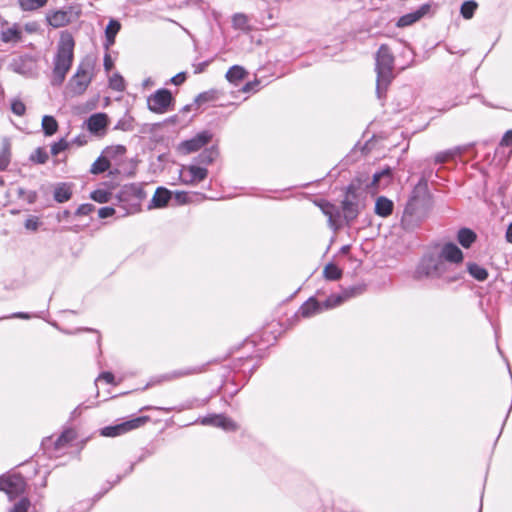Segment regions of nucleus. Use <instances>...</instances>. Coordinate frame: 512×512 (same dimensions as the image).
<instances>
[{
  "mask_svg": "<svg viewBox=\"0 0 512 512\" xmlns=\"http://www.w3.org/2000/svg\"><path fill=\"white\" fill-rule=\"evenodd\" d=\"M218 157V150L215 147L205 149L198 156V162L200 164L209 165Z\"/></svg>",
  "mask_w": 512,
  "mask_h": 512,
  "instance_id": "7c9ffc66",
  "label": "nucleus"
},
{
  "mask_svg": "<svg viewBox=\"0 0 512 512\" xmlns=\"http://www.w3.org/2000/svg\"><path fill=\"white\" fill-rule=\"evenodd\" d=\"M361 288L359 287H351L343 291L342 294H334L329 296L322 304L323 309H331L340 304H342L345 300L356 296L361 293Z\"/></svg>",
  "mask_w": 512,
  "mask_h": 512,
  "instance_id": "2eb2a0df",
  "label": "nucleus"
},
{
  "mask_svg": "<svg viewBox=\"0 0 512 512\" xmlns=\"http://www.w3.org/2000/svg\"><path fill=\"white\" fill-rule=\"evenodd\" d=\"M200 372H201V369L197 368V367L186 368V369L176 370V371H173L171 373H168V374L163 376V379L167 380V381H171V380L178 379V378H181V377H186V376H189V375L198 374Z\"/></svg>",
  "mask_w": 512,
  "mask_h": 512,
  "instance_id": "c85d7f7f",
  "label": "nucleus"
},
{
  "mask_svg": "<svg viewBox=\"0 0 512 512\" xmlns=\"http://www.w3.org/2000/svg\"><path fill=\"white\" fill-rule=\"evenodd\" d=\"M73 439L72 431L63 432L55 441L56 449H60Z\"/></svg>",
  "mask_w": 512,
  "mask_h": 512,
  "instance_id": "c03bdc74",
  "label": "nucleus"
},
{
  "mask_svg": "<svg viewBox=\"0 0 512 512\" xmlns=\"http://www.w3.org/2000/svg\"><path fill=\"white\" fill-rule=\"evenodd\" d=\"M42 129L47 136H52L58 130V123L53 116L45 115L42 119Z\"/></svg>",
  "mask_w": 512,
  "mask_h": 512,
  "instance_id": "c756f323",
  "label": "nucleus"
},
{
  "mask_svg": "<svg viewBox=\"0 0 512 512\" xmlns=\"http://www.w3.org/2000/svg\"><path fill=\"white\" fill-rule=\"evenodd\" d=\"M68 147L69 143L64 138H62L51 146V154L56 156L62 151L66 150Z\"/></svg>",
  "mask_w": 512,
  "mask_h": 512,
  "instance_id": "a18cd8bd",
  "label": "nucleus"
},
{
  "mask_svg": "<svg viewBox=\"0 0 512 512\" xmlns=\"http://www.w3.org/2000/svg\"><path fill=\"white\" fill-rule=\"evenodd\" d=\"M323 310L322 304L319 303L314 297H310L299 309L301 316L307 318L311 317Z\"/></svg>",
  "mask_w": 512,
  "mask_h": 512,
  "instance_id": "a211bd4d",
  "label": "nucleus"
},
{
  "mask_svg": "<svg viewBox=\"0 0 512 512\" xmlns=\"http://www.w3.org/2000/svg\"><path fill=\"white\" fill-rule=\"evenodd\" d=\"M120 28H121V25H120L119 21H117L115 19H111L109 21V23L105 29V37H106L105 47L107 49L115 43V37H116L117 33L119 32Z\"/></svg>",
  "mask_w": 512,
  "mask_h": 512,
  "instance_id": "b1692460",
  "label": "nucleus"
},
{
  "mask_svg": "<svg viewBox=\"0 0 512 512\" xmlns=\"http://www.w3.org/2000/svg\"><path fill=\"white\" fill-rule=\"evenodd\" d=\"M49 156H48V153L47 151L42 148V147H38L31 155H30V160L34 163H37V164H44L47 162Z\"/></svg>",
  "mask_w": 512,
  "mask_h": 512,
  "instance_id": "ea45409f",
  "label": "nucleus"
},
{
  "mask_svg": "<svg viewBox=\"0 0 512 512\" xmlns=\"http://www.w3.org/2000/svg\"><path fill=\"white\" fill-rule=\"evenodd\" d=\"M75 7L69 6L67 10H56L47 15V21L49 25L54 28L64 27L72 22V14H75V18H78L81 11H76Z\"/></svg>",
  "mask_w": 512,
  "mask_h": 512,
  "instance_id": "9b49d317",
  "label": "nucleus"
},
{
  "mask_svg": "<svg viewBox=\"0 0 512 512\" xmlns=\"http://www.w3.org/2000/svg\"><path fill=\"white\" fill-rule=\"evenodd\" d=\"M428 4L422 5L418 10L401 16L397 22L398 27H407L420 20L428 11Z\"/></svg>",
  "mask_w": 512,
  "mask_h": 512,
  "instance_id": "f3484780",
  "label": "nucleus"
},
{
  "mask_svg": "<svg viewBox=\"0 0 512 512\" xmlns=\"http://www.w3.org/2000/svg\"><path fill=\"white\" fill-rule=\"evenodd\" d=\"M187 196L188 195L185 192H178L176 194V198L178 199L179 202H182V203L187 201Z\"/></svg>",
  "mask_w": 512,
  "mask_h": 512,
  "instance_id": "052dcab7",
  "label": "nucleus"
},
{
  "mask_svg": "<svg viewBox=\"0 0 512 512\" xmlns=\"http://www.w3.org/2000/svg\"><path fill=\"white\" fill-rule=\"evenodd\" d=\"M364 191L361 188L360 181L354 180L347 187L344 199L341 202L343 216L346 223L351 224L365 207Z\"/></svg>",
  "mask_w": 512,
  "mask_h": 512,
  "instance_id": "39448f33",
  "label": "nucleus"
},
{
  "mask_svg": "<svg viewBox=\"0 0 512 512\" xmlns=\"http://www.w3.org/2000/svg\"><path fill=\"white\" fill-rule=\"evenodd\" d=\"M432 208V197L427 182L421 179L413 188L405 205L401 227L406 231H414L428 218Z\"/></svg>",
  "mask_w": 512,
  "mask_h": 512,
  "instance_id": "f03ea898",
  "label": "nucleus"
},
{
  "mask_svg": "<svg viewBox=\"0 0 512 512\" xmlns=\"http://www.w3.org/2000/svg\"><path fill=\"white\" fill-rule=\"evenodd\" d=\"M208 65H209V61H204V62L198 63L197 65L194 66L195 67L194 73L195 74L202 73Z\"/></svg>",
  "mask_w": 512,
  "mask_h": 512,
  "instance_id": "4d7b16f0",
  "label": "nucleus"
},
{
  "mask_svg": "<svg viewBox=\"0 0 512 512\" xmlns=\"http://www.w3.org/2000/svg\"><path fill=\"white\" fill-rule=\"evenodd\" d=\"M170 199L171 192L164 187H158L152 197L150 206L155 208H162L167 205Z\"/></svg>",
  "mask_w": 512,
  "mask_h": 512,
  "instance_id": "aec40b11",
  "label": "nucleus"
},
{
  "mask_svg": "<svg viewBox=\"0 0 512 512\" xmlns=\"http://www.w3.org/2000/svg\"><path fill=\"white\" fill-rule=\"evenodd\" d=\"M40 225L39 218L36 216H30L25 221V228L28 230L36 231Z\"/></svg>",
  "mask_w": 512,
  "mask_h": 512,
  "instance_id": "3c124183",
  "label": "nucleus"
},
{
  "mask_svg": "<svg viewBox=\"0 0 512 512\" xmlns=\"http://www.w3.org/2000/svg\"><path fill=\"white\" fill-rule=\"evenodd\" d=\"M21 36L22 32L16 25L0 31V39L4 43H17Z\"/></svg>",
  "mask_w": 512,
  "mask_h": 512,
  "instance_id": "5701e85b",
  "label": "nucleus"
},
{
  "mask_svg": "<svg viewBox=\"0 0 512 512\" xmlns=\"http://www.w3.org/2000/svg\"><path fill=\"white\" fill-rule=\"evenodd\" d=\"M75 41L72 34L62 31L57 44V50L53 58V70L51 84L60 86L64 82L67 73L72 67L74 59Z\"/></svg>",
  "mask_w": 512,
  "mask_h": 512,
  "instance_id": "7ed1b4c3",
  "label": "nucleus"
},
{
  "mask_svg": "<svg viewBox=\"0 0 512 512\" xmlns=\"http://www.w3.org/2000/svg\"><path fill=\"white\" fill-rule=\"evenodd\" d=\"M464 255L453 242L442 245L439 253H427L419 261L414 278L417 280H439L442 284H452L464 277V271L457 269Z\"/></svg>",
  "mask_w": 512,
  "mask_h": 512,
  "instance_id": "f257e3e1",
  "label": "nucleus"
},
{
  "mask_svg": "<svg viewBox=\"0 0 512 512\" xmlns=\"http://www.w3.org/2000/svg\"><path fill=\"white\" fill-rule=\"evenodd\" d=\"M100 378H102L109 384H112L114 382V375L111 372H103L100 375Z\"/></svg>",
  "mask_w": 512,
  "mask_h": 512,
  "instance_id": "bf43d9fd",
  "label": "nucleus"
},
{
  "mask_svg": "<svg viewBox=\"0 0 512 512\" xmlns=\"http://www.w3.org/2000/svg\"><path fill=\"white\" fill-rule=\"evenodd\" d=\"M93 65L89 61L81 62L75 75L69 81V88L75 95L83 94L92 80Z\"/></svg>",
  "mask_w": 512,
  "mask_h": 512,
  "instance_id": "423d86ee",
  "label": "nucleus"
},
{
  "mask_svg": "<svg viewBox=\"0 0 512 512\" xmlns=\"http://www.w3.org/2000/svg\"><path fill=\"white\" fill-rule=\"evenodd\" d=\"M108 116L106 113H95L92 114L86 120V126L89 132L96 136H103L106 132V127L108 125Z\"/></svg>",
  "mask_w": 512,
  "mask_h": 512,
  "instance_id": "ddd939ff",
  "label": "nucleus"
},
{
  "mask_svg": "<svg viewBox=\"0 0 512 512\" xmlns=\"http://www.w3.org/2000/svg\"><path fill=\"white\" fill-rule=\"evenodd\" d=\"M208 170L204 167L189 165L182 174V182L187 185H194L206 179Z\"/></svg>",
  "mask_w": 512,
  "mask_h": 512,
  "instance_id": "4468645a",
  "label": "nucleus"
},
{
  "mask_svg": "<svg viewBox=\"0 0 512 512\" xmlns=\"http://www.w3.org/2000/svg\"><path fill=\"white\" fill-rule=\"evenodd\" d=\"M126 151L127 149L124 145H115L106 147L103 154L106 155L108 159H116L118 157H122Z\"/></svg>",
  "mask_w": 512,
  "mask_h": 512,
  "instance_id": "72a5a7b5",
  "label": "nucleus"
},
{
  "mask_svg": "<svg viewBox=\"0 0 512 512\" xmlns=\"http://www.w3.org/2000/svg\"><path fill=\"white\" fill-rule=\"evenodd\" d=\"M212 137L213 135L210 131H201L194 137L180 142L177 146V150L183 155L197 152L207 145L212 140Z\"/></svg>",
  "mask_w": 512,
  "mask_h": 512,
  "instance_id": "1a4fd4ad",
  "label": "nucleus"
},
{
  "mask_svg": "<svg viewBox=\"0 0 512 512\" xmlns=\"http://www.w3.org/2000/svg\"><path fill=\"white\" fill-rule=\"evenodd\" d=\"M317 205L328 217L329 225L333 228H337V221L341 215L338 207L326 200H320Z\"/></svg>",
  "mask_w": 512,
  "mask_h": 512,
  "instance_id": "dca6fc26",
  "label": "nucleus"
},
{
  "mask_svg": "<svg viewBox=\"0 0 512 512\" xmlns=\"http://www.w3.org/2000/svg\"><path fill=\"white\" fill-rule=\"evenodd\" d=\"M477 9V3L475 1H465L461 5V15L465 19H470L473 17L475 10Z\"/></svg>",
  "mask_w": 512,
  "mask_h": 512,
  "instance_id": "58836bf2",
  "label": "nucleus"
},
{
  "mask_svg": "<svg viewBox=\"0 0 512 512\" xmlns=\"http://www.w3.org/2000/svg\"><path fill=\"white\" fill-rule=\"evenodd\" d=\"M253 85H254V83H252V82H248V83H246V84L244 85V87H243V89H242V90H243L244 92H249V91L252 89Z\"/></svg>",
  "mask_w": 512,
  "mask_h": 512,
  "instance_id": "e2e57ef3",
  "label": "nucleus"
},
{
  "mask_svg": "<svg viewBox=\"0 0 512 512\" xmlns=\"http://www.w3.org/2000/svg\"><path fill=\"white\" fill-rule=\"evenodd\" d=\"M453 154L451 152H440L435 156L436 163H445L447 162Z\"/></svg>",
  "mask_w": 512,
  "mask_h": 512,
  "instance_id": "6e6d98bb",
  "label": "nucleus"
},
{
  "mask_svg": "<svg viewBox=\"0 0 512 512\" xmlns=\"http://www.w3.org/2000/svg\"><path fill=\"white\" fill-rule=\"evenodd\" d=\"M220 421H223V415L217 414V415H210L206 416L201 420V424L203 425H212L217 427Z\"/></svg>",
  "mask_w": 512,
  "mask_h": 512,
  "instance_id": "49530a36",
  "label": "nucleus"
},
{
  "mask_svg": "<svg viewBox=\"0 0 512 512\" xmlns=\"http://www.w3.org/2000/svg\"><path fill=\"white\" fill-rule=\"evenodd\" d=\"M29 506V500L27 498H22L14 505L10 512H27Z\"/></svg>",
  "mask_w": 512,
  "mask_h": 512,
  "instance_id": "8fccbe9b",
  "label": "nucleus"
},
{
  "mask_svg": "<svg viewBox=\"0 0 512 512\" xmlns=\"http://www.w3.org/2000/svg\"><path fill=\"white\" fill-rule=\"evenodd\" d=\"M25 487V479L19 474L0 477V490L4 491L10 499L23 494L25 492Z\"/></svg>",
  "mask_w": 512,
  "mask_h": 512,
  "instance_id": "9d476101",
  "label": "nucleus"
},
{
  "mask_svg": "<svg viewBox=\"0 0 512 512\" xmlns=\"http://www.w3.org/2000/svg\"><path fill=\"white\" fill-rule=\"evenodd\" d=\"M384 178L386 179V183L385 184H388L390 182L391 178H392V170L389 167H387L385 169H382L379 172L374 173L371 185L372 186H379L380 185V181L382 179H384Z\"/></svg>",
  "mask_w": 512,
  "mask_h": 512,
  "instance_id": "c9c22d12",
  "label": "nucleus"
},
{
  "mask_svg": "<svg viewBox=\"0 0 512 512\" xmlns=\"http://www.w3.org/2000/svg\"><path fill=\"white\" fill-rule=\"evenodd\" d=\"M48 0H19V5L24 11H33L46 5Z\"/></svg>",
  "mask_w": 512,
  "mask_h": 512,
  "instance_id": "f704fd0d",
  "label": "nucleus"
},
{
  "mask_svg": "<svg viewBox=\"0 0 512 512\" xmlns=\"http://www.w3.org/2000/svg\"><path fill=\"white\" fill-rule=\"evenodd\" d=\"M217 427H220L227 431H234L237 429L236 423L232 419H230L224 415H223V421H220L219 424L217 425Z\"/></svg>",
  "mask_w": 512,
  "mask_h": 512,
  "instance_id": "de8ad7c7",
  "label": "nucleus"
},
{
  "mask_svg": "<svg viewBox=\"0 0 512 512\" xmlns=\"http://www.w3.org/2000/svg\"><path fill=\"white\" fill-rule=\"evenodd\" d=\"M113 67V61L109 54H105L104 56V68L106 71H110Z\"/></svg>",
  "mask_w": 512,
  "mask_h": 512,
  "instance_id": "13d9d810",
  "label": "nucleus"
},
{
  "mask_svg": "<svg viewBox=\"0 0 512 512\" xmlns=\"http://www.w3.org/2000/svg\"><path fill=\"white\" fill-rule=\"evenodd\" d=\"M15 316L19 317V318H28L29 317L27 314L22 313V312L15 314Z\"/></svg>",
  "mask_w": 512,
  "mask_h": 512,
  "instance_id": "69168bd1",
  "label": "nucleus"
},
{
  "mask_svg": "<svg viewBox=\"0 0 512 512\" xmlns=\"http://www.w3.org/2000/svg\"><path fill=\"white\" fill-rule=\"evenodd\" d=\"M477 234L470 228H461L457 232V241L464 248H470L476 241Z\"/></svg>",
  "mask_w": 512,
  "mask_h": 512,
  "instance_id": "412c9836",
  "label": "nucleus"
},
{
  "mask_svg": "<svg viewBox=\"0 0 512 512\" xmlns=\"http://www.w3.org/2000/svg\"><path fill=\"white\" fill-rule=\"evenodd\" d=\"M186 73L180 72L170 79V82L176 86L183 84L186 81Z\"/></svg>",
  "mask_w": 512,
  "mask_h": 512,
  "instance_id": "864d4df0",
  "label": "nucleus"
},
{
  "mask_svg": "<svg viewBox=\"0 0 512 512\" xmlns=\"http://www.w3.org/2000/svg\"><path fill=\"white\" fill-rule=\"evenodd\" d=\"M133 122L134 120L131 116H125L117 122L114 129L121 131H132L134 129Z\"/></svg>",
  "mask_w": 512,
  "mask_h": 512,
  "instance_id": "a19ab883",
  "label": "nucleus"
},
{
  "mask_svg": "<svg viewBox=\"0 0 512 512\" xmlns=\"http://www.w3.org/2000/svg\"><path fill=\"white\" fill-rule=\"evenodd\" d=\"M110 87L116 91H123L125 89V82L123 77L116 73L109 80Z\"/></svg>",
  "mask_w": 512,
  "mask_h": 512,
  "instance_id": "79ce46f5",
  "label": "nucleus"
},
{
  "mask_svg": "<svg viewBox=\"0 0 512 512\" xmlns=\"http://www.w3.org/2000/svg\"><path fill=\"white\" fill-rule=\"evenodd\" d=\"M112 193L105 189H96L91 192V199L98 203H107L111 200Z\"/></svg>",
  "mask_w": 512,
  "mask_h": 512,
  "instance_id": "4c0bfd02",
  "label": "nucleus"
},
{
  "mask_svg": "<svg viewBox=\"0 0 512 512\" xmlns=\"http://www.w3.org/2000/svg\"><path fill=\"white\" fill-rule=\"evenodd\" d=\"M323 275L325 279L334 281L341 278L342 271L335 264L329 263L325 266L323 270Z\"/></svg>",
  "mask_w": 512,
  "mask_h": 512,
  "instance_id": "473e14b6",
  "label": "nucleus"
},
{
  "mask_svg": "<svg viewBox=\"0 0 512 512\" xmlns=\"http://www.w3.org/2000/svg\"><path fill=\"white\" fill-rule=\"evenodd\" d=\"M248 16L243 13H236L232 17V24L235 29L244 31L250 30Z\"/></svg>",
  "mask_w": 512,
  "mask_h": 512,
  "instance_id": "2f4dec72",
  "label": "nucleus"
},
{
  "mask_svg": "<svg viewBox=\"0 0 512 512\" xmlns=\"http://www.w3.org/2000/svg\"><path fill=\"white\" fill-rule=\"evenodd\" d=\"M36 199V192H30L28 195V200L30 203L34 202Z\"/></svg>",
  "mask_w": 512,
  "mask_h": 512,
  "instance_id": "0e129e2a",
  "label": "nucleus"
},
{
  "mask_svg": "<svg viewBox=\"0 0 512 512\" xmlns=\"http://www.w3.org/2000/svg\"><path fill=\"white\" fill-rule=\"evenodd\" d=\"M109 168L110 160L106 157V155L102 154L91 165L90 172L92 174L98 175L107 171Z\"/></svg>",
  "mask_w": 512,
  "mask_h": 512,
  "instance_id": "bb28decb",
  "label": "nucleus"
},
{
  "mask_svg": "<svg viewBox=\"0 0 512 512\" xmlns=\"http://www.w3.org/2000/svg\"><path fill=\"white\" fill-rule=\"evenodd\" d=\"M95 209V206L90 203H84L81 204L77 210L75 211V215L77 216H86L89 215L91 212H93Z\"/></svg>",
  "mask_w": 512,
  "mask_h": 512,
  "instance_id": "09e8293b",
  "label": "nucleus"
},
{
  "mask_svg": "<svg viewBox=\"0 0 512 512\" xmlns=\"http://www.w3.org/2000/svg\"><path fill=\"white\" fill-rule=\"evenodd\" d=\"M115 209L113 207H102L98 210V216L102 219L110 217L115 214Z\"/></svg>",
  "mask_w": 512,
  "mask_h": 512,
  "instance_id": "603ef678",
  "label": "nucleus"
},
{
  "mask_svg": "<svg viewBox=\"0 0 512 512\" xmlns=\"http://www.w3.org/2000/svg\"><path fill=\"white\" fill-rule=\"evenodd\" d=\"M506 240L509 243H512V223L508 226L506 231Z\"/></svg>",
  "mask_w": 512,
  "mask_h": 512,
  "instance_id": "680f3d73",
  "label": "nucleus"
},
{
  "mask_svg": "<svg viewBox=\"0 0 512 512\" xmlns=\"http://www.w3.org/2000/svg\"><path fill=\"white\" fill-rule=\"evenodd\" d=\"M73 415H76V414H80V406H78L77 408H75V410L73 411L72 413Z\"/></svg>",
  "mask_w": 512,
  "mask_h": 512,
  "instance_id": "774afa93",
  "label": "nucleus"
},
{
  "mask_svg": "<svg viewBox=\"0 0 512 512\" xmlns=\"http://www.w3.org/2000/svg\"><path fill=\"white\" fill-rule=\"evenodd\" d=\"M75 142H77V143H78V145H83L84 143H86V141H85V140H82L80 137H77V138L75 139Z\"/></svg>",
  "mask_w": 512,
  "mask_h": 512,
  "instance_id": "338daca9",
  "label": "nucleus"
},
{
  "mask_svg": "<svg viewBox=\"0 0 512 512\" xmlns=\"http://www.w3.org/2000/svg\"><path fill=\"white\" fill-rule=\"evenodd\" d=\"M145 192L142 189V187L138 184H130L124 186V188L121 191L120 199H127L132 197L135 200V203L132 205V209L127 210L126 214L134 213L138 210V207L140 206L141 201L145 198Z\"/></svg>",
  "mask_w": 512,
  "mask_h": 512,
  "instance_id": "f8f14e48",
  "label": "nucleus"
},
{
  "mask_svg": "<svg viewBox=\"0 0 512 512\" xmlns=\"http://www.w3.org/2000/svg\"><path fill=\"white\" fill-rule=\"evenodd\" d=\"M467 271L474 279L478 281H485L488 278V271L476 263H468Z\"/></svg>",
  "mask_w": 512,
  "mask_h": 512,
  "instance_id": "cd10ccee",
  "label": "nucleus"
},
{
  "mask_svg": "<svg viewBox=\"0 0 512 512\" xmlns=\"http://www.w3.org/2000/svg\"><path fill=\"white\" fill-rule=\"evenodd\" d=\"M216 99H217V91L209 90V91H205V92L198 94L197 97L195 98V103L198 106H201L205 103L212 102Z\"/></svg>",
  "mask_w": 512,
  "mask_h": 512,
  "instance_id": "e433bc0d",
  "label": "nucleus"
},
{
  "mask_svg": "<svg viewBox=\"0 0 512 512\" xmlns=\"http://www.w3.org/2000/svg\"><path fill=\"white\" fill-rule=\"evenodd\" d=\"M174 104L172 93L165 88L158 89L147 98L148 109L157 114H164Z\"/></svg>",
  "mask_w": 512,
  "mask_h": 512,
  "instance_id": "0eeeda50",
  "label": "nucleus"
},
{
  "mask_svg": "<svg viewBox=\"0 0 512 512\" xmlns=\"http://www.w3.org/2000/svg\"><path fill=\"white\" fill-rule=\"evenodd\" d=\"M11 111L17 116H23L26 113V106L22 100L14 98L11 100Z\"/></svg>",
  "mask_w": 512,
  "mask_h": 512,
  "instance_id": "37998d69",
  "label": "nucleus"
},
{
  "mask_svg": "<svg viewBox=\"0 0 512 512\" xmlns=\"http://www.w3.org/2000/svg\"><path fill=\"white\" fill-rule=\"evenodd\" d=\"M394 203L387 197L380 196L375 203V213L381 217H388L392 214Z\"/></svg>",
  "mask_w": 512,
  "mask_h": 512,
  "instance_id": "6ab92c4d",
  "label": "nucleus"
},
{
  "mask_svg": "<svg viewBox=\"0 0 512 512\" xmlns=\"http://www.w3.org/2000/svg\"><path fill=\"white\" fill-rule=\"evenodd\" d=\"M500 145L512 147V129L505 132L501 139Z\"/></svg>",
  "mask_w": 512,
  "mask_h": 512,
  "instance_id": "5fc2aeb1",
  "label": "nucleus"
},
{
  "mask_svg": "<svg viewBox=\"0 0 512 512\" xmlns=\"http://www.w3.org/2000/svg\"><path fill=\"white\" fill-rule=\"evenodd\" d=\"M11 161V142L8 138H3L0 148V171H4Z\"/></svg>",
  "mask_w": 512,
  "mask_h": 512,
  "instance_id": "4be33fe9",
  "label": "nucleus"
},
{
  "mask_svg": "<svg viewBox=\"0 0 512 512\" xmlns=\"http://www.w3.org/2000/svg\"><path fill=\"white\" fill-rule=\"evenodd\" d=\"M246 76V71L242 66L234 65L226 73V79L237 85Z\"/></svg>",
  "mask_w": 512,
  "mask_h": 512,
  "instance_id": "a878e982",
  "label": "nucleus"
},
{
  "mask_svg": "<svg viewBox=\"0 0 512 512\" xmlns=\"http://www.w3.org/2000/svg\"><path fill=\"white\" fill-rule=\"evenodd\" d=\"M149 420V416H140L114 426H106L101 430V435L105 437H116L143 426Z\"/></svg>",
  "mask_w": 512,
  "mask_h": 512,
  "instance_id": "6e6552de",
  "label": "nucleus"
},
{
  "mask_svg": "<svg viewBox=\"0 0 512 512\" xmlns=\"http://www.w3.org/2000/svg\"><path fill=\"white\" fill-rule=\"evenodd\" d=\"M375 70L377 73L376 93L381 99L394 78V56L388 45L382 44L375 57Z\"/></svg>",
  "mask_w": 512,
  "mask_h": 512,
  "instance_id": "20e7f679",
  "label": "nucleus"
},
{
  "mask_svg": "<svg viewBox=\"0 0 512 512\" xmlns=\"http://www.w3.org/2000/svg\"><path fill=\"white\" fill-rule=\"evenodd\" d=\"M72 197L71 186L67 183L58 184L54 189V200L58 203H64Z\"/></svg>",
  "mask_w": 512,
  "mask_h": 512,
  "instance_id": "393cba45",
  "label": "nucleus"
}]
</instances>
